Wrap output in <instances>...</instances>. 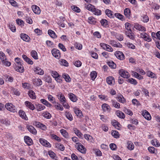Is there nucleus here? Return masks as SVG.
I'll use <instances>...</instances> for the list:
<instances>
[{"instance_id": "obj_1", "label": "nucleus", "mask_w": 160, "mask_h": 160, "mask_svg": "<svg viewBox=\"0 0 160 160\" xmlns=\"http://www.w3.org/2000/svg\"><path fill=\"white\" fill-rule=\"evenodd\" d=\"M5 107L8 110L11 112H14L16 111V108L11 103H7L5 105Z\"/></svg>"}, {"instance_id": "obj_2", "label": "nucleus", "mask_w": 160, "mask_h": 160, "mask_svg": "<svg viewBox=\"0 0 160 160\" xmlns=\"http://www.w3.org/2000/svg\"><path fill=\"white\" fill-rule=\"evenodd\" d=\"M75 147L79 152L82 153L84 154L86 152V149L85 147L80 143H77Z\"/></svg>"}, {"instance_id": "obj_3", "label": "nucleus", "mask_w": 160, "mask_h": 160, "mask_svg": "<svg viewBox=\"0 0 160 160\" xmlns=\"http://www.w3.org/2000/svg\"><path fill=\"white\" fill-rule=\"evenodd\" d=\"M52 53L53 56L57 59H59L61 57L59 51L56 48H53L52 50Z\"/></svg>"}, {"instance_id": "obj_4", "label": "nucleus", "mask_w": 160, "mask_h": 160, "mask_svg": "<svg viewBox=\"0 0 160 160\" xmlns=\"http://www.w3.org/2000/svg\"><path fill=\"white\" fill-rule=\"evenodd\" d=\"M114 54L118 59L123 60L124 59V56L123 53L121 52L117 51L115 52Z\"/></svg>"}, {"instance_id": "obj_5", "label": "nucleus", "mask_w": 160, "mask_h": 160, "mask_svg": "<svg viewBox=\"0 0 160 160\" xmlns=\"http://www.w3.org/2000/svg\"><path fill=\"white\" fill-rule=\"evenodd\" d=\"M126 35L130 39L134 40L135 37L134 34L132 32V30H129L128 31H125Z\"/></svg>"}, {"instance_id": "obj_6", "label": "nucleus", "mask_w": 160, "mask_h": 160, "mask_svg": "<svg viewBox=\"0 0 160 160\" xmlns=\"http://www.w3.org/2000/svg\"><path fill=\"white\" fill-rule=\"evenodd\" d=\"M119 73L120 75L124 78H128L130 77L128 73L123 69L120 70Z\"/></svg>"}, {"instance_id": "obj_7", "label": "nucleus", "mask_w": 160, "mask_h": 160, "mask_svg": "<svg viewBox=\"0 0 160 160\" xmlns=\"http://www.w3.org/2000/svg\"><path fill=\"white\" fill-rule=\"evenodd\" d=\"M40 142L43 146L47 147H50V144L46 140L42 138H40L39 139Z\"/></svg>"}, {"instance_id": "obj_8", "label": "nucleus", "mask_w": 160, "mask_h": 160, "mask_svg": "<svg viewBox=\"0 0 160 160\" xmlns=\"http://www.w3.org/2000/svg\"><path fill=\"white\" fill-rule=\"evenodd\" d=\"M27 129L32 133L35 135L37 132L35 128L32 125H28L27 127Z\"/></svg>"}, {"instance_id": "obj_9", "label": "nucleus", "mask_w": 160, "mask_h": 160, "mask_svg": "<svg viewBox=\"0 0 160 160\" xmlns=\"http://www.w3.org/2000/svg\"><path fill=\"white\" fill-rule=\"evenodd\" d=\"M25 142L28 146L32 144L33 141L32 139L28 136H25L24 137Z\"/></svg>"}, {"instance_id": "obj_10", "label": "nucleus", "mask_w": 160, "mask_h": 160, "mask_svg": "<svg viewBox=\"0 0 160 160\" xmlns=\"http://www.w3.org/2000/svg\"><path fill=\"white\" fill-rule=\"evenodd\" d=\"M33 84L36 86H39L42 85V82L39 78H35L33 79Z\"/></svg>"}, {"instance_id": "obj_11", "label": "nucleus", "mask_w": 160, "mask_h": 160, "mask_svg": "<svg viewBox=\"0 0 160 160\" xmlns=\"http://www.w3.org/2000/svg\"><path fill=\"white\" fill-rule=\"evenodd\" d=\"M32 8L33 12L36 14H39L41 12L39 8L35 5H33L32 6Z\"/></svg>"}, {"instance_id": "obj_12", "label": "nucleus", "mask_w": 160, "mask_h": 160, "mask_svg": "<svg viewBox=\"0 0 160 160\" xmlns=\"http://www.w3.org/2000/svg\"><path fill=\"white\" fill-rule=\"evenodd\" d=\"M15 69L16 71L20 72H23L24 71V67L22 64L16 65Z\"/></svg>"}, {"instance_id": "obj_13", "label": "nucleus", "mask_w": 160, "mask_h": 160, "mask_svg": "<svg viewBox=\"0 0 160 160\" xmlns=\"http://www.w3.org/2000/svg\"><path fill=\"white\" fill-rule=\"evenodd\" d=\"M134 27L136 29L139 31L142 32H145L146 31V29L144 27L138 24H136Z\"/></svg>"}, {"instance_id": "obj_14", "label": "nucleus", "mask_w": 160, "mask_h": 160, "mask_svg": "<svg viewBox=\"0 0 160 160\" xmlns=\"http://www.w3.org/2000/svg\"><path fill=\"white\" fill-rule=\"evenodd\" d=\"M20 36L21 38L25 41L28 42L30 41V38L28 35L25 33H21L20 35Z\"/></svg>"}, {"instance_id": "obj_15", "label": "nucleus", "mask_w": 160, "mask_h": 160, "mask_svg": "<svg viewBox=\"0 0 160 160\" xmlns=\"http://www.w3.org/2000/svg\"><path fill=\"white\" fill-rule=\"evenodd\" d=\"M34 71L35 72L38 74L42 75L44 74V71L39 67L34 68Z\"/></svg>"}, {"instance_id": "obj_16", "label": "nucleus", "mask_w": 160, "mask_h": 160, "mask_svg": "<svg viewBox=\"0 0 160 160\" xmlns=\"http://www.w3.org/2000/svg\"><path fill=\"white\" fill-rule=\"evenodd\" d=\"M142 115L146 119L148 120H150L151 119V117L150 114L146 110H145L143 112Z\"/></svg>"}, {"instance_id": "obj_17", "label": "nucleus", "mask_w": 160, "mask_h": 160, "mask_svg": "<svg viewBox=\"0 0 160 160\" xmlns=\"http://www.w3.org/2000/svg\"><path fill=\"white\" fill-rule=\"evenodd\" d=\"M58 99L60 101V102L63 104V102H65L66 101V99L64 95L62 93H59L57 95Z\"/></svg>"}, {"instance_id": "obj_18", "label": "nucleus", "mask_w": 160, "mask_h": 160, "mask_svg": "<svg viewBox=\"0 0 160 160\" xmlns=\"http://www.w3.org/2000/svg\"><path fill=\"white\" fill-rule=\"evenodd\" d=\"M109 44L115 47L122 48V45L119 43H117L114 40H111L110 41Z\"/></svg>"}, {"instance_id": "obj_19", "label": "nucleus", "mask_w": 160, "mask_h": 160, "mask_svg": "<svg viewBox=\"0 0 160 160\" xmlns=\"http://www.w3.org/2000/svg\"><path fill=\"white\" fill-rule=\"evenodd\" d=\"M102 108L104 112H109L111 109L109 106L108 104L105 103L102 105Z\"/></svg>"}, {"instance_id": "obj_20", "label": "nucleus", "mask_w": 160, "mask_h": 160, "mask_svg": "<svg viewBox=\"0 0 160 160\" xmlns=\"http://www.w3.org/2000/svg\"><path fill=\"white\" fill-rule=\"evenodd\" d=\"M70 100L73 102H76L78 99L76 96L73 94L72 93H70L68 94Z\"/></svg>"}, {"instance_id": "obj_21", "label": "nucleus", "mask_w": 160, "mask_h": 160, "mask_svg": "<svg viewBox=\"0 0 160 160\" xmlns=\"http://www.w3.org/2000/svg\"><path fill=\"white\" fill-rule=\"evenodd\" d=\"M28 95L30 98L32 99H34L36 98V96L35 95V93L32 90L28 91Z\"/></svg>"}, {"instance_id": "obj_22", "label": "nucleus", "mask_w": 160, "mask_h": 160, "mask_svg": "<svg viewBox=\"0 0 160 160\" xmlns=\"http://www.w3.org/2000/svg\"><path fill=\"white\" fill-rule=\"evenodd\" d=\"M85 8L89 11L92 12L94 8V6L91 4H85Z\"/></svg>"}, {"instance_id": "obj_23", "label": "nucleus", "mask_w": 160, "mask_h": 160, "mask_svg": "<svg viewBox=\"0 0 160 160\" xmlns=\"http://www.w3.org/2000/svg\"><path fill=\"white\" fill-rule=\"evenodd\" d=\"M25 104L27 107H28L30 109L32 110L34 109L35 108L33 105L30 102L26 101L25 102Z\"/></svg>"}, {"instance_id": "obj_24", "label": "nucleus", "mask_w": 160, "mask_h": 160, "mask_svg": "<svg viewBox=\"0 0 160 160\" xmlns=\"http://www.w3.org/2000/svg\"><path fill=\"white\" fill-rule=\"evenodd\" d=\"M74 110L77 116L79 118H81L82 116V112L78 108H74Z\"/></svg>"}, {"instance_id": "obj_25", "label": "nucleus", "mask_w": 160, "mask_h": 160, "mask_svg": "<svg viewBox=\"0 0 160 160\" xmlns=\"http://www.w3.org/2000/svg\"><path fill=\"white\" fill-rule=\"evenodd\" d=\"M132 75L135 78H136L139 80L143 79V77L139 75L138 73L135 71H132Z\"/></svg>"}, {"instance_id": "obj_26", "label": "nucleus", "mask_w": 160, "mask_h": 160, "mask_svg": "<svg viewBox=\"0 0 160 160\" xmlns=\"http://www.w3.org/2000/svg\"><path fill=\"white\" fill-rule=\"evenodd\" d=\"M112 124L116 128L119 129L120 124L116 120H113L112 122Z\"/></svg>"}, {"instance_id": "obj_27", "label": "nucleus", "mask_w": 160, "mask_h": 160, "mask_svg": "<svg viewBox=\"0 0 160 160\" xmlns=\"http://www.w3.org/2000/svg\"><path fill=\"white\" fill-rule=\"evenodd\" d=\"M18 114L21 118L26 120V118H27V117L24 111L22 110H20L19 111Z\"/></svg>"}, {"instance_id": "obj_28", "label": "nucleus", "mask_w": 160, "mask_h": 160, "mask_svg": "<svg viewBox=\"0 0 160 160\" xmlns=\"http://www.w3.org/2000/svg\"><path fill=\"white\" fill-rule=\"evenodd\" d=\"M55 146L57 148L61 151H63L64 150L65 148L64 146L59 143L56 144Z\"/></svg>"}, {"instance_id": "obj_29", "label": "nucleus", "mask_w": 160, "mask_h": 160, "mask_svg": "<svg viewBox=\"0 0 160 160\" xmlns=\"http://www.w3.org/2000/svg\"><path fill=\"white\" fill-rule=\"evenodd\" d=\"M74 132L75 134L79 138H81L82 136V134L80 131L77 128H75L74 129Z\"/></svg>"}, {"instance_id": "obj_30", "label": "nucleus", "mask_w": 160, "mask_h": 160, "mask_svg": "<svg viewBox=\"0 0 160 160\" xmlns=\"http://www.w3.org/2000/svg\"><path fill=\"white\" fill-rule=\"evenodd\" d=\"M106 81L108 84L109 85L112 84L114 82L113 78L112 77H109L107 78Z\"/></svg>"}, {"instance_id": "obj_31", "label": "nucleus", "mask_w": 160, "mask_h": 160, "mask_svg": "<svg viewBox=\"0 0 160 160\" xmlns=\"http://www.w3.org/2000/svg\"><path fill=\"white\" fill-rule=\"evenodd\" d=\"M62 77L66 82H69L71 81V78L69 75L67 74L63 73L62 75Z\"/></svg>"}, {"instance_id": "obj_32", "label": "nucleus", "mask_w": 160, "mask_h": 160, "mask_svg": "<svg viewBox=\"0 0 160 160\" xmlns=\"http://www.w3.org/2000/svg\"><path fill=\"white\" fill-rule=\"evenodd\" d=\"M124 15L126 17L129 18L130 16L131 11L128 8H126L124 10Z\"/></svg>"}, {"instance_id": "obj_33", "label": "nucleus", "mask_w": 160, "mask_h": 160, "mask_svg": "<svg viewBox=\"0 0 160 160\" xmlns=\"http://www.w3.org/2000/svg\"><path fill=\"white\" fill-rule=\"evenodd\" d=\"M118 100L120 102L122 103H124L125 102V99L123 98V96L120 94L118 96Z\"/></svg>"}, {"instance_id": "obj_34", "label": "nucleus", "mask_w": 160, "mask_h": 160, "mask_svg": "<svg viewBox=\"0 0 160 160\" xmlns=\"http://www.w3.org/2000/svg\"><path fill=\"white\" fill-rule=\"evenodd\" d=\"M128 146L127 148L129 150H131L134 148V145L133 143L131 141H128L127 142Z\"/></svg>"}, {"instance_id": "obj_35", "label": "nucleus", "mask_w": 160, "mask_h": 160, "mask_svg": "<svg viewBox=\"0 0 160 160\" xmlns=\"http://www.w3.org/2000/svg\"><path fill=\"white\" fill-rule=\"evenodd\" d=\"M40 101L42 103L48 107H50L52 106V105L49 102L44 99H41Z\"/></svg>"}, {"instance_id": "obj_36", "label": "nucleus", "mask_w": 160, "mask_h": 160, "mask_svg": "<svg viewBox=\"0 0 160 160\" xmlns=\"http://www.w3.org/2000/svg\"><path fill=\"white\" fill-rule=\"evenodd\" d=\"M65 115L66 118L70 121L72 120L73 117L72 115L69 112H66L65 113Z\"/></svg>"}, {"instance_id": "obj_37", "label": "nucleus", "mask_w": 160, "mask_h": 160, "mask_svg": "<svg viewBox=\"0 0 160 160\" xmlns=\"http://www.w3.org/2000/svg\"><path fill=\"white\" fill-rule=\"evenodd\" d=\"M48 34L52 38H55L57 36L54 32L51 30H49L48 31Z\"/></svg>"}, {"instance_id": "obj_38", "label": "nucleus", "mask_w": 160, "mask_h": 160, "mask_svg": "<svg viewBox=\"0 0 160 160\" xmlns=\"http://www.w3.org/2000/svg\"><path fill=\"white\" fill-rule=\"evenodd\" d=\"M92 12L94 14L96 15H99L101 14V11L98 9L96 8H94Z\"/></svg>"}, {"instance_id": "obj_39", "label": "nucleus", "mask_w": 160, "mask_h": 160, "mask_svg": "<svg viewBox=\"0 0 160 160\" xmlns=\"http://www.w3.org/2000/svg\"><path fill=\"white\" fill-rule=\"evenodd\" d=\"M1 123L5 124L6 125L8 126L10 124V121L7 119H1L0 120Z\"/></svg>"}, {"instance_id": "obj_40", "label": "nucleus", "mask_w": 160, "mask_h": 160, "mask_svg": "<svg viewBox=\"0 0 160 160\" xmlns=\"http://www.w3.org/2000/svg\"><path fill=\"white\" fill-rule=\"evenodd\" d=\"M127 81L128 82L135 85H136L137 83V81L135 79L132 78L128 79Z\"/></svg>"}, {"instance_id": "obj_41", "label": "nucleus", "mask_w": 160, "mask_h": 160, "mask_svg": "<svg viewBox=\"0 0 160 160\" xmlns=\"http://www.w3.org/2000/svg\"><path fill=\"white\" fill-rule=\"evenodd\" d=\"M151 143L153 146L157 147H158L160 145L159 142L156 139L152 140L151 141Z\"/></svg>"}, {"instance_id": "obj_42", "label": "nucleus", "mask_w": 160, "mask_h": 160, "mask_svg": "<svg viewBox=\"0 0 160 160\" xmlns=\"http://www.w3.org/2000/svg\"><path fill=\"white\" fill-rule=\"evenodd\" d=\"M31 54L32 56L35 59H38V57L37 52L35 50H32L31 52Z\"/></svg>"}, {"instance_id": "obj_43", "label": "nucleus", "mask_w": 160, "mask_h": 160, "mask_svg": "<svg viewBox=\"0 0 160 160\" xmlns=\"http://www.w3.org/2000/svg\"><path fill=\"white\" fill-rule=\"evenodd\" d=\"M112 135L115 138H118L119 137L118 132L116 130H112Z\"/></svg>"}, {"instance_id": "obj_44", "label": "nucleus", "mask_w": 160, "mask_h": 160, "mask_svg": "<svg viewBox=\"0 0 160 160\" xmlns=\"http://www.w3.org/2000/svg\"><path fill=\"white\" fill-rule=\"evenodd\" d=\"M37 110L41 111L44 110L45 108V107L41 104H38L37 105Z\"/></svg>"}, {"instance_id": "obj_45", "label": "nucleus", "mask_w": 160, "mask_h": 160, "mask_svg": "<svg viewBox=\"0 0 160 160\" xmlns=\"http://www.w3.org/2000/svg\"><path fill=\"white\" fill-rule=\"evenodd\" d=\"M141 20L143 22H147L149 21V18L147 15L142 16Z\"/></svg>"}, {"instance_id": "obj_46", "label": "nucleus", "mask_w": 160, "mask_h": 160, "mask_svg": "<svg viewBox=\"0 0 160 160\" xmlns=\"http://www.w3.org/2000/svg\"><path fill=\"white\" fill-rule=\"evenodd\" d=\"M108 65L111 68L115 69L116 68V65L112 61L108 62Z\"/></svg>"}, {"instance_id": "obj_47", "label": "nucleus", "mask_w": 160, "mask_h": 160, "mask_svg": "<svg viewBox=\"0 0 160 160\" xmlns=\"http://www.w3.org/2000/svg\"><path fill=\"white\" fill-rule=\"evenodd\" d=\"M6 59L5 54L2 52H0V59L2 62L6 60Z\"/></svg>"}, {"instance_id": "obj_48", "label": "nucleus", "mask_w": 160, "mask_h": 160, "mask_svg": "<svg viewBox=\"0 0 160 160\" xmlns=\"http://www.w3.org/2000/svg\"><path fill=\"white\" fill-rule=\"evenodd\" d=\"M42 115L44 117L47 119H50L51 117V114L47 112H43L42 113Z\"/></svg>"}, {"instance_id": "obj_49", "label": "nucleus", "mask_w": 160, "mask_h": 160, "mask_svg": "<svg viewBox=\"0 0 160 160\" xmlns=\"http://www.w3.org/2000/svg\"><path fill=\"white\" fill-rule=\"evenodd\" d=\"M106 14L110 18H112L113 17L112 12L110 10L107 9L105 11Z\"/></svg>"}, {"instance_id": "obj_50", "label": "nucleus", "mask_w": 160, "mask_h": 160, "mask_svg": "<svg viewBox=\"0 0 160 160\" xmlns=\"http://www.w3.org/2000/svg\"><path fill=\"white\" fill-rule=\"evenodd\" d=\"M117 115L119 118H125V115L121 111H118L116 112Z\"/></svg>"}, {"instance_id": "obj_51", "label": "nucleus", "mask_w": 160, "mask_h": 160, "mask_svg": "<svg viewBox=\"0 0 160 160\" xmlns=\"http://www.w3.org/2000/svg\"><path fill=\"white\" fill-rule=\"evenodd\" d=\"M60 132L62 133V135L65 138H68V132L66 131L63 129H61L60 130Z\"/></svg>"}, {"instance_id": "obj_52", "label": "nucleus", "mask_w": 160, "mask_h": 160, "mask_svg": "<svg viewBox=\"0 0 160 160\" xmlns=\"http://www.w3.org/2000/svg\"><path fill=\"white\" fill-rule=\"evenodd\" d=\"M112 105L113 107L117 108H120V104L118 102L113 100H112Z\"/></svg>"}, {"instance_id": "obj_53", "label": "nucleus", "mask_w": 160, "mask_h": 160, "mask_svg": "<svg viewBox=\"0 0 160 160\" xmlns=\"http://www.w3.org/2000/svg\"><path fill=\"white\" fill-rule=\"evenodd\" d=\"M90 75L92 79L93 80L96 78L97 73L96 71H92L91 72Z\"/></svg>"}, {"instance_id": "obj_54", "label": "nucleus", "mask_w": 160, "mask_h": 160, "mask_svg": "<svg viewBox=\"0 0 160 160\" xmlns=\"http://www.w3.org/2000/svg\"><path fill=\"white\" fill-rule=\"evenodd\" d=\"M88 22L91 24H94L96 23L95 19L92 17H90L88 18Z\"/></svg>"}, {"instance_id": "obj_55", "label": "nucleus", "mask_w": 160, "mask_h": 160, "mask_svg": "<svg viewBox=\"0 0 160 160\" xmlns=\"http://www.w3.org/2000/svg\"><path fill=\"white\" fill-rule=\"evenodd\" d=\"M126 46L129 48L132 49H135V48L136 47L132 43L129 42H128L127 43H126Z\"/></svg>"}, {"instance_id": "obj_56", "label": "nucleus", "mask_w": 160, "mask_h": 160, "mask_svg": "<svg viewBox=\"0 0 160 160\" xmlns=\"http://www.w3.org/2000/svg\"><path fill=\"white\" fill-rule=\"evenodd\" d=\"M71 8L74 12H80V8L76 6H71Z\"/></svg>"}, {"instance_id": "obj_57", "label": "nucleus", "mask_w": 160, "mask_h": 160, "mask_svg": "<svg viewBox=\"0 0 160 160\" xmlns=\"http://www.w3.org/2000/svg\"><path fill=\"white\" fill-rule=\"evenodd\" d=\"M73 63L74 65L77 67H80L82 65L81 62L79 60L74 61L73 62Z\"/></svg>"}, {"instance_id": "obj_58", "label": "nucleus", "mask_w": 160, "mask_h": 160, "mask_svg": "<svg viewBox=\"0 0 160 160\" xmlns=\"http://www.w3.org/2000/svg\"><path fill=\"white\" fill-rule=\"evenodd\" d=\"M100 23L104 27H106L108 25V21L105 19H102L100 21Z\"/></svg>"}, {"instance_id": "obj_59", "label": "nucleus", "mask_w": 160, "mask_h": 160, "mask_svg": "<svg viewBox=\"0 0 160 160\" xmlns=\"http://www.w3.org/2000/svg\"><path fill=\"white\" fill-rule=\"evenodd\" d=\"M9 28L13 32L16 31L15 26L12 23L10 24L9 25Z\"/></svg>"}, {"instance_id": "obj_60", "label": "nucleus", "mask_w": 160, "mask_h": 160, "mask_svg": "<svg viewBox=\"0 0 160 160\" xmlns=\"http://www.w3.org/2000/svg\"><path fill=\"white\" fill-rule=\"evenodd\" d=\"M2 62L3 64L6 66L9 67L11 65V63L7 61V59L6 60H4V61H2Z\"/></svg>"}, {"instance_id": "obj_61", "label": "nucleus", "mask_w": 160, "mask_h": 160, "mask_svg": "<svg viewBox=\"0 0 160 160\" xmlns=\"http://www.w3.org/2000/svg\"><path fill=\"white\" fill-rule=\"evenodd\" d=\"M147 75L151 78H154L155 76V75L153 72L150 71H148L147 73Z\"/></svg>"}, {"instance_id": "obj_62", "label": "nucleus", "mask_w": 160, "mask_h": 160, "mask_svg": "<svg viewBox=\"0 0 160 160\" xmlns=\"http://www.w3.org/2000/svg\"><path fill=\"white\" fill-rule=\"evenodd\" d=\"M115 16L116 17L122 21L123 20V16L120 13H115Z\"/></svg>"}, {"instance_id": "obj_63", "label": "nucleus", "mask_w": 160, "mask_h": 160, "mask_svg": "<svg viewBox=\"0 0 160 160\" xmlns=\"http://www.w3.org/2000/svg\"><path fill=\"white\" fill-rule=\"evenodd\" d=\"M12 90L13 91L14 94L17 96H19L20 94V92L18 91V90L14 88H12Z\"/></svg>"}, {"instance_id": "obj_64", "label": "nucleus", "mask_w": 160, "mask_h": 160, "mask_svg": "<svg viewBox=\"0 0 160 160\" xmlns=\"http://www.w3.org/2000/svg\"><path fill=\"white\" fill-rule=\"evenodd\" d=\"M51 73L52 76L55 78L60 75L56 71H52L51 72Z\"/></svg>"}]
</instances>
